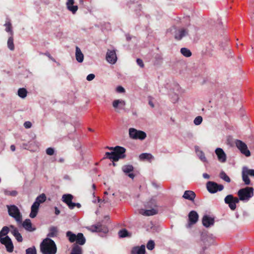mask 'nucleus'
<instances>
[{
	"mask_svg": "<svg viewBox=\"0 0 254 254\" xmlns=\"http://www.w3.org/2000/svg\"><path fill=\"white\" fill-rule=\"evenodd\" d=\"M110 150H114L111 152H107L105 153V157L104 158H108L112 160L113 161H117L119 159H123L125 158L126 149L121 146H117L115 148H108Z\"/></svg>",
	"mask_w": 254,
	"mask_h": 254,
	"instance_id": "obj_1",
	"label": "nucleus"
},
{
	"mask_svg": "<svg viewBox=\"0 0 254 254\" xmlns=\"http://www.w3.org/2000/svg\"><path fill=\"white\" fill-rule=\"evenodd\" d=\"M40 250L43 254H56L57 251L55 242L48 238L41 243Z\"/></svg>",
	"mask_w": 254,
	"mask_h": 254,
	"instance_id": "obj_2",
	"label": "nucleus"
},
{
	"mask_svg": "<svg viewBox=\"0 0 254 254\" xmlns=\"http://www.w3.org/2000/svg\"><path fill=\"white\" fill-rule=\"evenodd\" d=\"M254 189L253 187H247L241 189L238 191L239 199L243 201H248L254 196Z\"/></svg>",
	"mask_w": 254,
	"mask_h": 254,
	"instance_id": "obj_3",
	"label": "nucleus"
},
{
	"mask_svg": "<svg viewBox=\"0 0 254 254\" xmlns=\"http://www.w3.org/2000/svg\"><path fill=\"white\" fill-rule=\"evenodd\" d=\"M8 214L15 220L18 223H22V215L18 208L14 205H7Z\"/></svg>",
	"mask_w": 254,
	"mask_h": 254,
	"instance_id": "obj_4",
	"label": "nucleus"
},
{
	"mask_svg": "<svg viewBox=\"0 0 254 254\" xmlns=\"http://www.w3.org/2000/svg\"><path fill=\"white\" fill-rule=\"evenodd\" d=\"M128 132L129 136L131 139L143 140L146 137V134L144 131L134 128H130Z\"/></svg>",
	"mask_w": 254,
	"mask_h": 254,
	"instance_id": "obj_5",
	"label": "nucleus"
},
{
	"mask_svg": "<svg viewBox=\"0 0 254 254\" xmlns=\"http://www.w3.org/2000/svg\"><path fill=\"white\" fill-rule=\"evenodd\" d=\"M206 188L209 192L214 193L218 191L222 190L224 189V186L215 182L209 181L206 184Z\"/></svg>",
	"mask_w": 254,
	"mask_h": 254,
	"instance_id": "obj_6",
	"label": "nucleus"
},
{
	"mask_svg": "<svg viewBox=\"0 0 254 254\" xmlns=\"http://www.w3.org/2000/svg\"><path fill=\"white\" fill-rule=\"evenodd\" d=\"M235 144L237 147L240 150L241 152L246 156L249 157L251 155V152L248 149L247 144L240 140H236Z\"/></svg>",
	"mask_w": 254,
	"mask_h": 254,
	"instance_id": "obj_7",
	"label": "nucleus"
},
{
	"mask_svg": "<svg viewBox=\"0 0 254 254\" xmlns=\"http://www.w3.org/2000/svg\"><path fill=\"white\" fill-rule=\"evenodd\" d=\"M0 242L5 246L6 251L11 253L13 251V245L11 239L7 236L4 238H0Z\"/></svg>",
	"mask_w": 254,
	"mask_h": 254,
	"instance_id": "obj_8",
	"label": "nucleus"
},
{
	"mask_svg": "<svg viewBox=\"0 0 254 254\" xmlns=\"http://www.w3.org/2000/svg\"><path fill=\"white\" fill-rule=\"evenodd\" d=\"M113 107L117 112H120V110H124L126 103L122 99H116L113 101Z\"/></svg>",
	"mask_w": 254,
	"mask_h": 254,
	"instance_id": "obj_9",
	"label": "nucleus"
},
{
	"mask_svg": "<svg viewBox=\"0 0 254 254\" xmlns=\"http://www.w3.org/2000/svg\"><path fill=\"white\" fill-rule=\"evenodd\" d=\"M189 223L187 227H190L191 225L195 224L198 219V215L197 213L194 210L191 211L189 214Z\"/></svg>",
	"mask_w": 254,
	"mask_h": 254,
	"instance_id": "obj_10",
	"label": "nucleus"
},
{
	"mask_svg": "<svg viewBox=\"0 0 254 254\" xmlns=\"http://www.w3.org/2000/svg\"><path fill=\"white\" fill-rule=\"evenodd\" d=\"M106 59L109 63L114 64L117 60L115 51L108 50L106 54Z\"/></svg>",
	"mask_w": 254,
	"mask_h": 254,
	"instance_id": "obj_11",
	"label": "nucleus"
},
{
	"mask_svg": "<svg viewBox=\"0 0 254 254\" xmlns=\"http://www.w3.org/2000/svg\"><path fill=\"white\" fill-rule=\"evenodd\" d=\"M233 195L232 194L227 195L224 198V202L228 204L229 207L232 210H234L236 208V205L233 202Z\"/></svg>",
	"mask_w": 254,
	"mask_h": 254,
	"instance_id": "obj_12",
	"label": "nucleus"
},
{
	"mask_svg": "<svg viewBox=\"0 0 254 254\" xmlns=\"http://www.w3.org/2000/svg\"><path fill=\"white\" fill-rule=\"evenodd\" d=\"M215 153L217 156L218 160L222 163L226 161V155L223 150L220 148H217L215 150Z\"/></svg>",
	"mask_w": 254,
	"mask_h": 254,
	"instance_id": "obj_13",
	"label": "nucleus"
},
{
	"mask_svg": "<svg viewBox=\"0 0 254 254\" xmlns=\"http://www.w3.org/2000/svg\"><path fill=\"white\" fill-rule=\"evenodd\" d=\"M21 224H22L23 227L27 231L33 232L36 230L35 227H32V223L29 219H25Z\"/></svg>",
	"mask_w": 254,
	"mask_h": 254,
	"instance_id": "obj_14",
	"label": "nucleus"
},
{
	"mask_svg": "<svg viewBox=\"0 0 254 254\" xmlns=\"http://www.w3.org/2000/svg\"><path fill=\"white\" fill-rule=\"evenodd\" d=\"M202 222L205 227H209L214 224V219L207 215H204L202 218Z\"/></svg>",
	"mask_w": 254,
	"mask_h": 254,
	"instance_id": "obj_15",
	"label": "nucleus"
},
{
	"mask_svg": "<svg viewBox=\"0 0 254 254\" xmlns=\"http://www.w3.org/2000/svg\"><path fill=\"white\" fill-rule=\"evenodd\" d=\"M74 3V0H67L66 5L67 9L73 14L76 13L78 9V6L77 5H73Z\"/></svg>",
	"mask_w": 254,
	"mask_h": 254,
	"instance_id": "obj_16",
	"label": "nucleus"
},
{
	"mask_svg": "<svg viewBox=\"0 0 254 254\" xmlns=\"http://www.w3.org/2000/svg\"><path fill=\"white\" fill-rule=\"evenodd\" d=\"M122 170L126 174L129 173L128 174V176L129 178H130L131 179L134 178V175L133 173H129L132 172L133 170V167L132 165H124L122 167Z\"/></svg>",
	"mask_w": 254,
	"mask_h": 254,
	"instance_id": "obj_17",
	"label": "nucleus"
},
{
	"mask_svg": "<svg viewBox=\"0 0 254 254\" xmlns=\"http://www.w3.org/2000/svg\"><path fill=\"white\" fill-rule=\"evenodd\" d=\"M188 34V31L185 29H181L176 32L175 38L177 40H181L184 36Z\"/></svg>",
	"mask_w": 254,
	"mask_h": 254,
	"instance_id": "obj_18",
	"label": "nucleus"
},
{
	"mask_svg": "<svg viewBox=\"0 0 254 254\" xmlns=\"http://www.w3.org/2000/svg\"><path fill=\"white\" fill-rule=\"evenodd\" d=\"M39 206L40 205H39L38 202L33 203L31 206V212L29 215L31 218H34L36 216L38 212Z\"/></svg>",
	"mask_w": 254,
	"mask_h": 254,
	"instance_id": "obj_19",
	"label": "nucleus"
},
{
	"mask_svg": "<svg viewBox=\"0 0 254 254\" xmlns=\"http://www.w3.org/2000/svg\"><path fill=\"white\" fill-rule=\"evenodd\" d=\"M63 201L65 202L70 208L71 205L73 206V196L70 194H64L62 197Z\"/></svg>",
	"mask_w": 254,
	"mask_h": 254,
	"instance_id": "obj_20",
	"label": "nucleus"
},
{
	"mask_svg": "<svg viewBox=\"0 0 254 254\" xmlns=\"http://www.w3.org/2000/svg\"><path fill=\"white\" fill-rule=\"evenodd\" d=\"M195 193L191 190H186L183 195V197L191 201H193L195 197Z\"/></svg>",
	"mask_w": 254,
	"mask_h": 254,
	"instance_id": "obj_21",
	"label": "nucleus"
},
{
	"mask_svg": "<svg viewBox=\"0 0 254 254\" xmlns=\"http://www.w3.org/2000/svg\"><path fill=\"white\" fill-rule=\"evenodd\" d=\"M131 254H145V248L144 245L140 247H135L131 250Z\"/></svg>",
	"mask_w": 254,
	"mask_h": 254,
	"instance_id": "obj_22",
	"label": "nucleus"
},
{
	"mask_svg": "<svg viewBox=\"0 0 254 254\" xmlns=\"http://www.w3.org/2000/svg\"><path fill=\"white\" fill-rule=\"evenodd\" d=\"M76 243L75 244L79 245H83L86 242V239L81 233H79L76 235Z\"/></svg>",
	"mask_w": 254,
	"mask_h": 254,
	"instance_id": "obj_23",
	"label": "nucleus"
},
{
	"mask_svg": "<svg viewBox=\"0 0 254 254\" xmlns=\"http://www.w3.org/2000/svg\"><path fill=\"white\" fill-rule=\"evenodd\" d=\"M149 209L142 210L143 211L142 214L145 216H152L158 213V210L157 208H149Z\"/></svg>",
	"mask_w": 254,
	"mask_h": 254,
	"instance_id": "obj_24",
	"label": "nucleus"
},
{
	"mask_svg": "<svg viewBox=\"0 0 254 254\" xmlns=\"http://www.w3.org/2000/svg\"><path fill=\"white\" fill-rule=\"evenodd\" d=\"M75 58L77 61L79 63H82L84 59L83 54L80 48L77 46L76 47Z\"/></svg>",
	"mask_w": 254,
	"mask_h": 254,
	"instance_id": "obj_25",
	"label": "nucleus"
},
{
	"mask_svg": "<svg viewBox=\"0 0 254 254\" xmlns=\"http://www.w3.org/2000/svg\"><path fill=\"white\" fill-rule=\"evenodd\" d=\"M70 254H82V248L76 244H73Z\"/></svg>",
	"mask_w": 254,
	"mask_h": 254,
	"instance_id": "obj_26",
	"label": "nucleus"
},
{
	"mask_svg": "<svg viewBox=\"0 0 254 254\" xmlns=\"http://www.w3.org/2000/svg\"><path fill=\"white\" fill-rule=\"evenodd\" d=\"M201 240L203 242L205 246L203 248V250L206 249V246H209L211 244V241L212 240L209 237L205 235H202L201 237Z\"/></svg>",
	"mask_w": 254,
	"mask_h": 254,
	"instance_id": "obj_27",
	"label": "nucleus"
},
{
	"mask_svg": "<svg viewBox=\"0 0 254 254\" xmlns=\"http://www.w3.org/2000/svg\"><path fill=\"white\" fill-rule=\"evenodd\" d=\"M102 226L100 224H98L97 225H92L91 227L90 230L92 232H101L104 231V232L106 231L107 228H104L105 230V231L102 228Z\"/></svg>",
	"mask_w": 254,
	"mask_h": 254,
	"instance_id": "obj_28",
	"label": "nucleus"
},
{
	"mask_svg": "<svg viewBox=\"0 0 254 254\" xmlns=\"http://www.w3.org/2000/svg\"><path fill=\"white\" fill-rule=\"evenodd\" d=\"M242 180L246 185H251V181L249 178V175L243 169L242 172Z\"/></svg>",
	"mask_w": 254,
	"mask_h": 254,
	"instance_id": "obj_29",
	"label": "nucleus"
},
{
	"mask_svg": "<svg viewBox=\"0 0 254 254\" xmlns=\"http://www.w3.org/2000/svg\"><path fill=\"white\" fill-rule=\"evenodd\" d=\"M147 208H155L158 209L157 201L155 198H151L146 204Z\"/></svg>",
	"mask_w": 254,
	"mask_h": 254,
	"instance_id": "obj_30",
	"label": "nucleus"
},
{
	"mask_svg": "<svg viewBox=\"0 0 254 254\" xmlns=\"http://www.w3.org/2000/svg\"><path fill=\"white\" fill-rule=\"evenodd\" d=\"M50 232L48 234L49 237H56L58 235V229L56 227H51L49 230Z\"/></svg>",
	"mask_w": 254,
	"mask_h": 254,
	"instance_id": "obj_31",
	"label": "nucleus"
},
{
	"mask_svg": "<svg viewBox=\"0 0 254 254\" xmlns=\"http://www.w3.org/2000/svg\"><path fill=\"white\" fill-rule=\"evenodd\" d=\"M66 237L68 238L70 243H73L76 241V235L70 231H67L66 233Z\"/></svg>",
	"mask_w": 254,
	"mask_h": 254,
	"instance_id": "obj_32",
	"label": "nucleus"
},
{
	"mask_svg": "<svg viewBox=\"0 0 254 254\" xmlns=\"http://www.w3.org/2000/svg\"><path fill=\"white\" fill-rule=\"evenodd\" d=\"M46 200V196L44 193H42L40 195H39L36 198V200L34 202H38L39 205L40 203L44 202Z\"/></svg>",
	"mask_w": 254,
	"mask_h": 254,
	"instance_id": "obj_33",
	"label": "nucleus"
},
{
	"mask_svg": "<svg viewBox=\"0 0 254 254\" xmlns=\"http://www.w3.org/2000/svg\"><path fill=\"white\" fill-rule=\"evenodd\" d=\"M153 158V156L150 153H141L139 155V159L140 160H150Z\"/></svg>",
	"mask_w": 254,
	"mask_h": 254,
	"instance_id": "obj_34",
	"label": "nucleus"
},
{
	"mask_svg": "<svg viewBox=\"0 0 254 254\" xmlns=\"http://www.w3.org/2000/svg\"><path fill=\"white\" fill-rule=\"evenodd\" d=\"M12 234L14 236V237L18 242H22V237L20 233L18 232V230H14L13 232H12Z\"/></svg>",
	"mask_w": 254,
	"mask_h": 254,
	"instance_id": "obj_35",
	"label": "nucleus"
},
{
	"mask_svg": "<svg viewBox=\"0 0 254 254\" xmlns=\"http://www.w3.org/2000/svg\"><path fill=\"white\" fill-rule=\"evenodd\" d=\"M27 91L24 88H21L18 90V95L22 98H24L27 96Z\"/></svg>",
	"mask_w": 254,
	"mask_h": 254,
	"instance_id": "obj_36",
	"label": "nucleus"
},
{
	"mask_svg": "<svg viewBox=\"0 0 254 254\" xmlns=\"http://www.w3.org/2000/svg\"><path fill=\"white\" fill-rule=\"evenodd\" d=\"M181 54L186 57H190L191 56V53L190 50L186 48H182L181 49Z\"/></svg>",
	"mask_w": 254,
	"mask_h": 254,
	"instance_id": "obj_37",
	"label": "nucleus"
},
{
	"mask_svg": "<svg viewBox=\"0 0 254 254\" xmlns=\"http://www.w3.org/2000/svg\"><path fill=\"white\" fill-rule=\"evenodd\" d=\"M220 178L227 183L231 182V179L224 172L221 171L219 175Z\"/></svg>",
	"mask_w": 254,
	"mask_h": 254,
	"instance_id": "obj_38",
	"label": "nucleus"
},
{
	"mask_svg": "<svg viewBox=\"0 0 254 254\" xmlns=\"http://www.w3.org/2000/svg\"><path fill=\"white\" fill-rule=\"evenodd\" d=\"M7 46L8 48L13 51L14 49V46L13 44V38L12 37H10L7 41Z\"/></svg>",
	"mask_w": 254,
	"mask_h": 254,
	"instance_id": "obj_39",
	"label": "nucleus"
},
{
	"mask_svg": "<svg viewBox=\"0 0 254 254\" xmlns=\"http://www.w3.org/2000/svg\"><path fill=\"white\" fill-rule=\"evenodd\" d=\"M119 235L121 238H125L128 236V233L126 229H124L119 232Z\"/></svg>",
	"mask_w": 254,
	"mask_h": 254,
	"instance_id": "obj_40",
	"label": "nucleus"
},
{
	"mask_svg": "<svg viewBox=\"0 0 254 254\" xmlns=\"http://www.w3.org/2000/svg\"><path fill=\"white\" fill-rule=\"evenodd\" d=\"M249 176L254 177V170L249 169L246 167L243 168Z\"/></svg>",
	"mask_w": 254,
	"mask_h": 254,
	"instance_id": "obj_41",
	"label": "nucleus"
},
{
	"mask_svg": "<svg viewBox=\"0 0 254 254\" xmlns=\"http://www.w3.org/2000/svg\"><path fill=\"white\" fill-rule=\"evenodd\" d=\"M154 246L155 243L152 240H149L146 245L147 249L149 250H152L154 248Z\"/></svg>",
	"mask_w": 254,
	"mask_h": 254,
	"instance_id": "obj_42",
	"label": "nucleus"
},
{
	"mask_svg": "<svg viewBox=\"0 0 254 254\" xmlns=\"http://www.w3.org/2000/svg\"><path fill=\"white\" fill-rule=\"evenodd\" d=\"M9 232V227H7V226H4L2 228V229L0 231V233L1 234L2 236H6L8 233Z\"/></svg>",
	"mask_w": 254,
	"mask_h": 254,
	"instance_id": "obj_43",
	"label": "nucleus"
},
{
	"mask_svg": "<svg viewBox=\"0 0 254 254\" xmlns=\"http://www.w3.org/2000/svg\"><path fill=\"white\" fill-rule=\"evenodd\" d=\"M26 254H36V250L34 247L28 248L26 250Z\"/></svg>",
	"mask_w": 254,
	"mask_h": 254,
	"instance_id": "obj_44",
	"label": "nucleus"
},
{
	"mask_svg": "<svg viewBox=\"0 0 254 254\" xmlns=\"http://www.w3.org/2000/svg\"><path fill=\"white\" fill-rule=\"evenodd\" d=\"M202 122V118L201 116H197L196 117L193 123L195 125H199Z\"/></svg>",
	"mask_w": 254,
	"mask_h": 254,
	"instance_id": "obj_45",
	"label": "nucleus"
},
{
	"mask_svg": "<svg viewBox=\"0 0 254 254\" xmlns=\"http://www.w3.org/2000/svg\"><path fill=\"white\" fill-rule=\"evenodd\" d=\"M4 25L5 26L6 31L12 33V32L11 24L9 22H8L6 23Z\"/></svg>",
	"mask_w": 254,
	"mask_h": 254,
	"instance_id": "obj_46",
	"label": "nucleus"
},
{
	"mask_svg": "<svg viewBox=\"0 0 254 254\" xmlns=\"http://www.w3.org/2000/svg\"><path fill=\"white\" fill-rule=\"evenodd\" d=\"M5 194L11 196H15L17 194V192L16 190H12L11 191H5Z\"/></svg>",
	"mask_w": 254,
	"mask_h": 254,
	"instance_id": "obj_47",
	"label": "nucleus"
},
{
	"mask_svg": "<svg viewBox=\"0 0 254 254\" xmlns=\"http://www.w3.org/2000/svg\"><path fill=\"white\" fill-rule=\"evenodd\" d=\"M199 159L203 162H206V159L205 157L204 153L202 151H200L199 154Z\"/></svg>",
	"mask_w": 254,
	"mask_h": 254,
	"instance_id": "obj_48",
	"label": "nucleus"
},
{
	"mask_svg": "<svg viewBox=\"0 0 254 254\" xmlns=\"http://www.w3.org/2000/svg\"><path fill=\"white\" fill-rule=\"evenodd\" d=\"M46 153L49 155H52L54 153V150L52 147H49L46 149Z\"/></svg>",
	"mask_w": 254,
	"mask_h": 254,
	"instance_id": "obj_49",
	"label": "nucleus"
},
{
	"mask_svg": "<svg viewBox=\"0 0 254 254\" xmlns=\"http://www.w3.org/2000/svg\"><path fill=\"white\" fill-rule=\"evenodd\" d=\"M116 91L119 93H124L125 92V89L122 86H119L117 87Z\"/></svg>",
	"mask_w": 254,
	"mask_h": 254,
	"instance_id": "obj_50",
	"label": "nucleus"
},
{
	"mask_svg": "<svg viewBox=\"0 0 254 254\" xmlns=\"http://www.w3.org/2000/svg\"><path fill=\"white\" fill-rule=\"evenodd\" d=\"M136 63H137V64L141 67L142 68L144 67V65L143 62L141 59H137L136 60Z\"/></svg>",
	"mask_w": 254,
	"mask_h": 254,
	"instance_id": "obj_51",
	"label": "nucleus"
},
{
	"mask_svg": "<svg viewBox=\"0 0 254 254\" xmlns=\"http://www.w3.org/2000/svg\"><path fill=\"white\" fill-rule=\"evenodd\" d=\"M31 126H32V124L30 122L27 121L24 123V127L26 128H29L31 127Z\"/></svg>",
	"mask_w": 254,
	"mask_h": 254,
	"instance_id": "obj_52",
	"label": "nucleus"
},
{
	"mask_svg": "<svg viewBox=\"0 0 254 254\" xmlns=\"http://www.w3.org/2000/svg\"><path fill=\"white\" fill-rule=\"evenodd\" d=\"M95 78V75L94 74L91 73L87 75L86 77V79L88 81H91Z\"/></svg>",
	"mask_w": 254,
	"mask_h": 254,
	"instance_id": "obj_53",
	"label": "nucleus"
},
{
	"mask_svg": "<svg viewBox=\"0 0 254 254\" xmlns=\"http://www.w3.org/2000/svg\"><path fill=\"white\" fill-rule=\"evenodd\" d=\"M72 204H73V206L72 205L71 206V207H70V209H73L75 206L77 207L78 208H80L81 207V204L79 203L73 202Z\"/></svg>",
	"mask_w": 254,
	"mask_h": 254,
	"instance_id": "obj_54",
	"label": "nucleus"
},
{
	"mask_svg": "<svg viewBox=\"0 0 254 254\" xmlns=\"http://www.w3.org/2000/svg\"><path fill=\"white\" fill-rule=\"evenodd\" d=\"M233 200L234 204L236 205V204L238 203L240 200L239 199V197L237 198V197H234L233 196Z\"/></svg>",
	"mask_w": 254,
	"mask_h": 254,
	"instance_id": "obj_55",
	"label": "nucleus"
},
{
	"mask_svg": "<svg viewBox=\"0 0 254 254\" xmlns=\"http://www.w3.org/2000/svg\"><path fill=\"white\" fill-rule=\"evenodd\" d=\"M9 228L11 229L10 232H11V233H12V232H13L15 230H18V229H17V228L16 227H15L14 226L12 225L9 226Z\"/></svg>",
	"mask_w": 254,
	"mask_h": 254,
	"instance_id": "obj_56",
	"label": "nucleus"
},
{
	"mask_svg": "<svg viewBox=\"0 0 254 254\" xmlns=\"http://www.w3.org/2000/svg\"><path fill=\"white\" fill-rule=\"evenodd\" d=\"M202 176L204 179H209L210 178V176L207 173H203Z\"/></svg>",
	"mask_w": 254,
	"mask_h": 254,
	"instance_id": "obj_57",
	"label": "nucleus"
},
{
	"mask_svg": "<svg viewBox=\"0 0 254 254\" xmlns=\"http://www.w3.org/2000/svg\"><path fill=\"white\" fill-rule=\"evenodd\" d=\"M45 55L50 59H51V60H52L53 61H54L55 62V59L51 56V55L48 53H46Z\"/></svg>",
	"mask_w": 254,
	"mask_h": 254,
	"instance_id": "obj_58",
	"label": "nucleus"
},
{
	"mask_svg": "<svg viewBox=\"0 0 254 254\" xmlns=\"http://www.w3.org/2000/svg\"><path fill=\"white\" fill-rule=\"evenodd\" d=\"M149 105L152 107V108H154V105L153 103V102L152 101L151 99H150L149 101Z\"/></svg>",
	"mask_w": 254,
	"mask_h": 254,
	"instance_id": "obj_59",
	"label": "nucleus"
},
{
	"mask_svg": "<svg viewBox=\"0 0 254 254\" xmlns=\"http://www.w3.org/2000/svg\"><path fill=\"white\" fill-rule=\"evenodd\" d=\"M55 214L56 215H59L60 213V211L58 209V208L57 207H55Z\"/></svg>",
	"mask_w": 254,
	"mask_h": 254,
	"instance_id": "obj_60",
	"label": "nucleus"
},
{
	"mask_svg": "<svg viewBox=\"0 0 254 254\" xmlns=\"http://www.w3.org/2000/svg\"><path fill=\"white\" fill-rule=\"evenodd\" d=\"M10 149L12 151H14L15 150V147L14 145H11L10 146Z\"/></svg>",
	"mask_w": 254,
	"mask_h": 254,
	"instance_id": "obj_61",
	"label": "nucleus"
},
{
	"mask_svg": "<svg viewBox=\"0 0 254 254\" xmlns=\"http://www.w3.org/2000/svg\"><path fill=\"white\" fill-rule=\"evenodd\" d=\"M64 161V159L63 158H61L59 159V162L61 163H63Z\"/></svg>",
	"mask_w": 254,
	"mask_h": 254,
	"instance_id": "obj_62",
	"label": "nucleus"
},
{
	"mask_svg": "<svg viewBox=\"0 0 254 254\" xmlns=\"http://www.w3.org/2000/svg\"><path fill=\"white\" fill-rule=\"evenodd\" d=\"M92 188H93V190H95L96 186H95V185L94 184H93L92 185Z\"/></svg>",
	"mask_w": 254,
	"mask_h": 254,
	"instance_id": "obj_63",
	"label": "nucleus"
},
{
	"mask_svg": "<svg viewBox=\"0 0 254 254\" xmlns=\"http://www.w3.org/2000/svg\"><path fill=\"white\" fill-rule=\"evenodd\" d=\"M88 130H89V131H92V132H93V131H94V130H93V129L91 128H88Z\"/></svg>",
	"mask_w": 254,
	"mask_h": 254,
	"instance_id": "obj_64",
	"label": "nucleus"
}]
</instances>
